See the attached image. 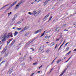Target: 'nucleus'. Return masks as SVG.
Listing matches in <instances>:
<instances>
[{
	"label": "nucleus",
	"instance_id": "f257e3e1",
	"mask_svg": "<svg viewBox=\"0 0 76 76\" xmlns=\"http://www.w3.org/2000/svg\"><path fill=\"white\" fill-rule=\"evenodd\" d=\"M10 37L12 38L13 37V34L12 33H9L7 34V33H5L4 36L1 35V38L2 39V41L3 42H4L6 40V38H9Z\"/></svg>",
	"mask_w": 76,
	"mask_h": 76
},
{
	"label": "nucleus",
	"instance_id": "f03ea898",
	"mask_svg": "<svg viewBox=\"0 0 76 76\" xmlns=\"http://www.w3.org/2000/svg\"><path fill=\"white\" fill-rule=\"evenodd\" d=\"M34 41V40H32L29 41L27 42L25 45V47H32L33 45H32V44L33 43V42Z\"/></svg>",
	"mask_w": 76,
	"mask_h": 76
},
{
	"label": "nucleus",
	"instance_id": "7ed1b4c3",
	"mask_svg": "<svg viewBox=\"0 0 76 76\" xmlns=\"http://www.w3.org/2000/svg\"><path fill=\"white\" fill-rule=\"evenodd\" d=\"M40 12H41L40 11H39L37 12H36V11H34L32 13V14L35 16H37L40 13Z\"/></svg>",
	"mask_w": 76,
	"mask_h": 76
},
{
	"label": "nucleus",
	"instance_id": "20e7f679",
	"mask_svg": "<svg viewBox=\"0 0 76 76\" xmlns=\"http://www.w3.org/2000/svg\"><path fill=\"white\" fill-rule=\"evenodd\" d=\"M42 31V29H40L37 30V31L34 32V34H38V33H39V32H41Z\"/></svg>",
	"mask_w": 76,
	"mask_h": 76
},
{
	"label": "nucleus",
	"instance_id": "39448f33",
	"mask_svg": "<svg viewBox=\"0 0 76 76\" xmlns=\"http://www.w3.org/2000/svg\"><path fill=\"white\" fill-rule=\"evenodd\" d=\"M22 3V1H21L20 2L18 3V4L16 6V7H15V9H17L19 8V5Z\"/></svg>",
	"mask_w": 76,
	"mask_h": 76
},
{
	"label": "nucleus",
	"instance_id": "423d86ee",
	"mask_svg": "<svg viewBox=\"0 0 76 76\" xmlns=\"http://www.w3.org/2000/svg\"><path fill=\"white\" fill-rule=\"evenodd\" d=\"M15 40H14L12 41L10 45V47H12V45H13L15 44Z\"/></svg>",
	"mask_w": 76,
	"mask_h": 76
},
{
	"label": "nucleus",
	"instance_id": "0eeeda50",
	"mask_svg": "<svg viewBox=\"0 0 76 76\" xmlns=\"http://www.w3.org/2000/svg\"><path fill=\"white\" fill-rule=\"evenodd\" d=\"M50 0H47L46 1L43 3V5L44 6H45L48 3V1H50Z\"/></svg>",
	"mask_w": 76,
	"mask_h": 76
},
{
	"label": "nucleus",
	"instance_id": "6e6552de",
	"mask_svg": "<svg viewBox=\"0 0 76 76\" xmlns=\"http://www.w3.org/2000/svg\"><path fill=\"white\" fill-rule=\"evenodd\" d=\"M23 20H24V19H22L21 20L17 22V24H20V23H21L22 22Z\"/></svg>",
	"mask_w": 76,
	"mask_h": 76
},
{
	"label": "nucleus",
	"instance_id": "1a4fd4ad",
	"mask_svg": "<svg viewBox=\"0 0 76 76\" xmlns=\"http://www.w3.org/2000/svg\"><path fill=\"white\" fill-rule=\"evenodd\" d=\"M16 3H17V1H15L10 6V8L11 7H12V6H14V5H15V4H16Z\"/></svg>",
	"mask_w": 76,
	"mask_h": 76
},
{
	"label": "nucleus",
	"instance_id": "9d476101",
	"mask_svg": "<svg viewBox=\"0 0 76 76\" xmlns=\"http://www.w3.org/2000/svg\"><path fill=\"white\" fill-rule=\"evenodd\" d=\"M9 5H10V4H9L7 5H6L2 7V8H1L0 9V10H2V9H4V8H5V7H7V6H9Z\"/></svg>",
	"mask_w": 76,
	"mask_h": 76
},
{
	"label": "nucleus",
	"instance_id": "9b49d317",
	"mask_svg": "<svg viewBox=\"0 0 76 76\" xmlns=\"http://www.w3.org/2000/svg\"><path fill=\"white\" fill-rule=\"evenodd\" d=\"M9 5H10V4H9L7 5H6L2 7V8H1L0 9V10H2V9H4V8H5V7H7V6H9Z\"/></svg>",
	"mask_w": 76,
	"mask_h": 76
},
{
	"label": "nucleus",
	"instance_id": "f8f14e48",
	"mask_svg": "<svg viewBox=\"0 0 76 76\" xmlns=\"http://www.w3.org/2000/svg\"><path fill=\"white\" fill-rule=\"evenodd\" d=\"M13 40V38H11L9 40H8L7 42V45H9V44L10 42L11 41H12Z\"/></svg>",
	"mask_w": 76,
	"mask_h": 76
},
{
	"label": "nucleus",
	"instance_id": "ddd939ff",
	"mask_svg": "<svg viewBox=\"0 0 76 76\" xmlns=\"http://www.w3.org/2000/svg\"><path fill=\"white\" fill-rule=\"evenodd\" d=\"M7 50V48H5L4 49V51H2L1 52V54H3V53H5V51H6Z\"/></svg>",
	"mask_w": 76,
	"mask_h": 76
},
{
	"label": "nucleus",
	"instance_id": "4468645a",
	"mask_svg": "<svg viewBox=\"0 0 76 76\" xmlns=\"http://www.w3.org/2000/svg\"><path fill=\"white\" fill-rule=\"evenodd\" d=\"M60 30V27H57L56 28V31L57 32H58Z\"/></svg>",
	"mask_w": 76,
	"mask_h": 76
},
{
	"label": "nucleus",
	"instance_id": "2eb2a0df",
	"mask_svg": "<svg viewBox=\"0 0 76 76\" xmlns=\"http://www.w3.org/2000/svg\"><path fill=\"white\" fill-rule=\"evenodd\" d=\"M50 15V14H48L45 17H44L43 18V19H45L46 18H47Z\"/></svg>",
	"mask_w": 76,
	"mask_h": 76
},
{
	"label": "nucleus",
	"instance_id": "dca6fc26",
	"mask_svg": "<svg viewBox=\"0 0 76 76\" xmlns=\"http://www.w3.org/2000/svg\"><path fill=\"white\" fill-rule=\"evenodd\" d=\"M13 70L12 69H10L9 70V71L8 72V73H9V74H10L12 72V70Z\"/></svg>",
	"mask_w": 76,
	"mask_h": 76
},
{
	"label": "nucleus",
	"instance_id": "f3484780",
	"mask_svg": "<svg viewBox=\"0 0 76 76\" xmlns=\"http://www.w3.org/2000/svg\"><path fill=\"white\" fill-rule=\"evenodd\" d=\"M62 61L60 59H58L56 61L57 64L59 63V62H60V61Z\"/></svg>",
	"mask_w": 76,
	"mask_h": 76
},
{
	"label": "nucleus",
	"instance_id": "a211bd4d",
	"mask_svg": "<svg viewBox=\"0 0 76 76\" xmlns=\"http://www.w3.org/2000/svg\"><path fill=\"white\" fill-rule=\"evenodd\" d=\"M54 45V42H52L51 43V44H50V47H52V46H53Z\"/></svg>",
	"mask_w": 76,
	"mask_h": 76
},
{
	"label": "nucleus",
	"instance_id": "6ab92c4d",
	"mask_svg": "<svg viewBox=\"0 0 76 76\" xmlns=\"http://www.w3.org/2000/svg\"><path fill=\"white\" fill-rule=\"evenodd\" d=\"M28 29V26H26L21 31H23L26 30V29Z\"/></svg>",
	"mask_w": 76,
	"mask_h": 76
},
{
	"label": "nucleus",
	"instance_id": "aec40b11",
	"mask_svg": "<svg viewBox=\"0 0 76 76\" xmlns=\"http://www.w3.org/2000/svg\"><path fill=\"white\" fill-rule=\"evenodd\" d=\"M29 58L30 60V61H32V57L30 56L29 57Z\"/></svg>",
	"mask_w": 76,
	"mask_h": 76
},
{
	"label": "nucleus",
	"instance_id": "412c9836",
	"mask_svg": "<svg viewBox=\"0 0 76 76\" xmlns=\"http://www.w3.org/2000/svg\"><path fill=\"white\" fill-rule=\"evenodd\" d=\"M43 50V48H40L39 50V51H42Z\"/></svg>",
	"mask_w": 76,
	"mask_h": 76
},
{
	"label": "nucleus",
	"instance_id": "4be33fe9",
	"mask_svg": "<svg viewBox=\"0 0 76 76\" xmlns=\"http://www.w3.org/2000/svg\"><path fill=\"white\" fill-rule=\"evenodd\" d=\"M45 31H44V33L43 34H42V35L40 36V37H43V36H44V34H45Z\"/></svg>",
	"mask_w": 76,
	"mask_h": 76
},
{
	"label": "nucleus",
	"instance_id": "5701e85b",
	"mask_svg": "<svg viewBox=\"0 0 76 76\" xmlns=\"http://www.w3.org/2000/svg\"><path fill=\"white\" fill-rule=\"evenodd\" d=\"M18 33V32L15 31L14 34V36H16V35H17Z\"/></svg>",
	"mask_w": 76,
	"mask_h": 76
},
{
	"label": "nucleus",
	"instance_id": "b1692460",
	"mask_svg": "<svg viewBox=\"0 0 76 76\" xmlns=\"http://www.w3.org/2000/svg\"><path fill=\"white\" fill-rule=\"evenodd\" d=\"M45 38H46V39H48L50 38V36H46L45 37Z\"/></svg>",
	"mask_w": 76,
	"mask_h": 76
},
{
	"label": "nucleus",
	"instance_id": "393cba45",
	"mask_svg": "<svg viewBox=\"0 0 76 76\" xmlns=\"http://www.w3.org/2000/svg\"><path fill=\"white\" fill-rule=\"evenodd\" d=\"M16 19V17L14 16V17L12 19V21H14V20H15Z\"/></svg>",
	"mask_w": 76,
	"mask_h": 76
},
{
	"label": "nucleus",
	"instance_id": "a878e982",
	"mask_svg": "<svg viewBox=\"0 0 76 76\" xmlns=\"http://www.w3.org/2000/svg\"><path fill=\"white\" fill-rule=\"evenodd\" d=\"M21 28H16V29L17 30H19V31H20L21 30Z\"/></svg>",
	"mask_w": 76,
	"mask_h": 76
},
{
	"label": "nucleus",
	"instance_id": "bb28decb",
	"mask_svg": "<svg viewBox=\"0 0 76 76\" xmlns=\"http://www.w3.org/2000/svg\"><path fill=\"white\" fill-rule=\"evenodd\" d=\"M30 50L31 51H34V49L33 48H30Z\"/></svg>",
	"mask_w": 76,
	"mask_h": 76
},
{
	"label": "nucleus",
	"instance_id": "cd10ccee",
	"mask_svg": "<svg viewBox=\"0 0 76 76\" xmlns=\"http://www.w3.org/2000/svg\"><path fill=\"white\" fill-rule=\"evenodd\" d=\"M66 26V24H64L62 26V28H64Z\"/></svg>",
	"mask_w": 76,
	"mask_h": 76
},
{
	"label": "nucleus",
	"instance_id": "c85d7f7f",
	"mask_svg": "<svg viewBox=\"0 0 76 76\" xmlns=\"http://www.w3.org/2000/svg\"><path fill=\"white\" fill-rule=\"evenodd\" d=\"M21 59H22V60H23L25 59V58L21 57L19 59V60H21Z\"/></svg>",
	"mask_w": 76,
	"mask_h": 76
},
{
	"label": "nucleus",
	"instance_id": "c756f323",
	"mask_svg": "<svg viewBox=\"0 0 76 76\" xmlns=\"http://www.w3.org/2000/svg\"><path fill=\"white\" fill-rule=\"evenodd\" d=\"M71 51H69L68 53H67L66 55H69V54H70V53H71Z\"/></svg>",
	"mask_w": 76,
	"mask_h": 76
},
{
	"label": "nucleus",
	"instance_id": "7c9ffc66",
	"mask_svg": "<svg viewBox=\"0 0 76 76\" xmlns=\"http://www.w3.org/2000/svg\"><path fill=\"white\" fill-rule=\"evenodd\" d=\"M12 15V12H10L8 13V16H9L10 15Z\"/></svg>",
	"mask_w": 76,
	"mask_h": 76
},
{
	"label": "nucleus",
	"instance_id": "2f4dec72",
	"mask_svg": "<svg viewBox=\"0 0 76 76\" xmlns=\"http://www.w3.org/2000/svg\"><path fill=\"white\" fill-rule=\"evenodd\" d=\"M69 42L66 43L65 45V47H66V46H67V44H69Z\"/></svg>",
	"mask_w": 76,
	"mask_h": 76
},
{
	"label": "nucleus",
	"instance_id": "473e14b6",
	"mask_svg": "<svg viewBox=\"0 0 76 76\" xmlns=\"http://www.w3.org/2000/svg\"><path fill=\"white\" fill-rule=\"evenodd\" d=\"M28 33H26V34H25L24 35V37H26V36H28Z\"/></svg>",
	"mask_w": 76,
	"mask_h": 76
},
{
	"label": "nucleus",
	"instance_id": "72a5a7b5",
	"mask_svg": "<svg viewBox=\"0 0 76 76\" xmlns=\"http://www.w3.org/2000/svg\"><path fill=\"white\" fill-rule=\"evenodd\" d=\"M53 68L52 69H50V72H49V73H51V72H52V71H53Z\"/></svg>",
	"mask_w": 76,
	"mask_h": 76
},
{
	"label": "nucleus",
	"instance_id": "f704fd0d",
	"mask_svg": "<svg viewBox=\"0 0 76 76\" xmlns=\"http://www.w3.org/2000/svg\"><path fill=\"white\" fill-rule=\"evenodd\" d=\"M60 38L57 39L56 40V41H59V40H60Z\"/></svg>",
	"mask_w": 76,
	"mask_h": 76
},
{
	"label": "nucleus",
	"instance_id": "c9c22d12",
	"mask_svg": "<svg viewBox=\"0 0 76 76\" xmlns=\"http://www.w3.org/2000/svg\"><path fill=\"white\" fill-rule=\"evenodd\" d=\"M52 18H53V17L51 16V17H50V18H49V21H50V20H51V19H52Z\"/></svg>",
	"mask_w": 76,
	"mask_h": 76
},
{
	"label": "nucleus",
	"instance_id": "e433bc0d",
	"mask_svg": "<svg viewBox=\"0 0 76 76\" xmlns=\"http://www.w3.org/2000/svg\"><path fill=\"white\" fill-rule=\"evenodd\" d=\"M28 13L30 15H32V13L31 12H29Z\"/></svg>",
	"mask_w": 76,
	"mask_h": 76
},
{
	"label": "nucleus",
	"instance_id": "4c0bfd02",
	"mask_svg": "<svg viewBox=\"0 0 76 76\" xmlns=\"http://www.w3.org/2000/svg\"><path fill=\"white\" fill-rule=\"evenodd\" d=\"M49 51H50V50H46V53H48V52H49Z\"/></svg>",
	"mask_w": 76,
	"mask_h": 76
},
{
	"label": "nucleus",
	"instance_id": "58836bf2",
	"mask_svg": "<svg viewBox=\"0 0 76 76\" xmlns=\"http://www.w3.org/2000/svg\"><path fill=\"white\" fill-rule=\"evenodd\" d=\"M69 50V48H67L65 50V51H68Z\"/></svg>",
	"mask_w": 76,
	"mask_h": 76
},
{
	"label": "nucleus",
	"instance_id": "ea45409f",
	"mask_svg": "<svg viewBox=\"0 0 76 76\" xmlns=\"http://www.w3.org/2000/svg\"><path fill=\"white\" fill-rule=\"evenodd\" d=\"M4 62H5V61H2V62L0 64V65H1L2 63H4Z\"/></svg>",
	"mask_w": 76,
	"mask_h": 76
},
{
	"label": "nucleus",
	"instance_id": "a19ab883",
	"mask_svg": "<svg viewBox=\"0 0 76 76\" xmlns=\"http://www.w3.org/2000/svg\"><path fill=\"white\" fill-rule=\"evenodd\" d=\"M33 64L34 66H35V65H36V64H37V63H34Z\"/></svg>",
	"mask_w": 76,
	"mask_h": 76
},
{
	"label": "nucleus",
	"instance_id": "79ce46f5",
	"mask_svg": "<svg viewBox=\"0 0 76 76\" xmlns=\"http://www.w3.org/2000/svg\"><path fill=\"white\" fill-rule=\"evenodd\" d=\"M13 24H14V23H11L10 24L11 25H13Z\"/></svg>",
	"mask_w": 76,
	"mask_h": 76
},
{
	"label": "nucleus",
	"instance_id": "37998d69",
	"mask_svg": "<svg viewBox=\"0 0 76 76\" xmlns=\"http://www.w3.org/2000/svg\"><path fill=\"white\" fill-rule=\"evenodd\" d=\"M63 44H62L60 46V48H61V47H62V46H63Z\"/></svg>",
	"mask_w": 76,
	"mask_h": 76
},
{
	"label": "nucleus",
	"instance_id": "c03bdc74",
	"mask_svg": "<svg viewBox=\"0 0 76 76\" xmlns=\"http://www.w3.org/2000/svg\"><path fill=\"white\" fill-rule=\"evenodd\" d=\"M16 27L15 26V27H13L12 28V29H15V28H16Z\"/></svg>",
	"mask_w": 76,
	"mask_h": 76
},
{
	"label": "nucleus",
	"instance_id": "a18cd8bd",
	"mask_svg": "<svg viewBox=\"0 0 76 76\" xmlns=\"http://www.w3.org/2000/svg\"><path fill=\"white\" fill-rule=\"evenodd\" d=\"M41 1V0H38L37 1V3H38V2H39V1Z\"/></svg>",
	"mask_w": 76,
	"mask_h": 76
},
{
	"label": "nucleus",
	"instance_id": "49530a36",
	"mask_svg": "<svg viewBox=\"0 0 76 76\" xmlns=\"http://www.w3.org/2000/svg\"><path fill=\"white\" fill-rule=\"evenodd\" d=\"M74 26L76 28V24H74Z\"/></svg>",
	"mask_w": 76,
	"mask_h": 76
},
{
	"label": "nucleus",
	"instance_id": "de8ad7c7",
	"mask_svg": "<svg viewBox=\"0 0 76 76\" xmlns=\"http://www.w3.org/2000/svg\"><path fill=\"white\" fill-rule=\"evenodd\" d=\"M54 60H53V62L51 63V64H53V63H54Z\"/></svg>",
	"mask_w": 76,
	"mask_h": 76
},
{
	"label": "nucleus",
	"instance_id": "09e8293b",
	"mask_svg": "<svg viewBox=\"0 0 76 76\" xmlns=\"http://www.w3.org/2000/svg\"><path fill=\"white\" fill-rule=\"evenodd\" d=\"M25 64H21V65L22 66H23V65Z\"/></svg>",
	"mask_w": 76,
	"mask_h": 76
},
{
	"label": "nucleus",
	"instance_id": "8fccbe9b",
	"mask_svg": "<svg viewBox=\"0 0 76 76\" xmlns=\"http://www.w3.org/2000/svg\"><path fill=\"white\" fill-rule=\"evenodd\" d=\"M1 44H2V42H1V41H0V45H1Z\"/></svg>",
	"mask_w": 76,
	"mask_h": 76
},
{
	"label": "nucleus",
	"instance_id": "3c124183",
	"mask_svg": "<svg viewBox=\"0 0 76 76\" xmlns=\"http://www.w3.org/2000/svg\"><path fill=\"white\" fill-rule=\"evenodd\" d=\"M71 57H70L68 59V61H69V60H70V58H71Z\"/></svg>",
	"mask_w": 76,
	"mask_h": 76
},
{
	"label": "nucleus",
	"instance_id": "603ef678",
	"mask_svg": "<svg viewBox=\"0 0 76 76\" xmlns=\"http://www.w3.org/2000/svg\"><path fill=\"white\" fill-rule=\"evenodd\" d=\"M71 57H70L68 59V61H69V60H70V58H71Z\"/></svg>",
	"mask_w": 76,
	"mask_h": 76
},
{
	"label": "nucleus",
	"instance_id": "864d4df0",
	"mask_svg": "<svg viewBox=\"0 0 76 76\" xmlns=\"http://www.w3.org/2000/svg\"><path fill=\"white\" fill-rule=\"evenodd\" d=\"M34 73H33L32 75H31L30 76H33L34 75Z\"/></svg>",
	"mask_w": 76,
	"mask_h": 76
},
{
	"label": "nucleus",
	"instance_id": "5fc2aeb1",
	"mask_svg": "<svg viewBox=\"0 0 76 76\" xmlns=\"http://www.w3.org/2000/svg\"><path fill=\"white\" fill-rule=\"evenodd\" d=\"M42 65H41V66H40V67H39V69L41 67H42Z\"/></svg>",
	"mask_w": 76,
	"mask_h": 76
},
{
	"label": "nucleus",
	"instance_id": "6e6d98bb",
	"mask_svg": "<svg viewBox=\"0 0 76 76\" xmlns=\"http://www.w3.org/2000/svg\"><path fill=\"white\" fill-rule=\"evenodd\" d=\"M64 31H68V30L66 29H65L64 30Z\"/></svg>",
	"mask_w": 76,
	"mask_h": 76
},
{
	"label": "nucleus",
	"instance_id": "4d7b16f0",
	"mask_svg": "<svg viewBox=\"0 0 76 76\" xmlns=\"http://www.w3.org/2000/svg\"><path fill=\"white\" fill-rule=\"evenodd\" d=\"M7 53H6L5 54V55H4V56H7Z\"/></svg>",
	"mask_w": 76,
	"mask_h": 76
},
{
	"label": "nucleus",
	"instance_id": "13d9d810",
	"mask_svg": "<svg viewBox=\"0 0 76 76\" xmlns=\"http://www.w3.org/2000/svg\"><path fill=\"white\" fill-rule=\"evenodd\" d=\"M41 72L40 71H38L37 72V73H40Z\"/></svg>",
	"mask_w": 76,
	"mask_h": 76
},
{
	"label": "nucleus",
	"instance_id": "bf43d9fd",
	"mask_svg": "<svg viewBox=\"0 0 76 76\" xmlns=\"http://www.w3.org/2000/svg\"><path fill=\"white\" fill-rule=\"evenodd\" d=\"M68 61H69V60H67L65 62V63H67Z\"/></svg>",
	"mask_w": 76,
	"mask_h": 76
},
{
	"label": "nucleus",
	"instance_id": "052dcab7",
	"mask_svg": "<svg viewBox=\"0 0 76 76\" xmlns=\"http://www.w3.org/2000/svg\"><path fill=\"white\" fill-rule=\"evenodd\" d=\"M31 4H34V2L31 3Z\"/></svg>",
	"mask_w": 76,
	"mask_h": 76
},
{
	"label": "nucleus",
	"instance_id": "680f3d73",
	"mask_svg": "<svg viewBox=\"0 0 76 76\" xmlns=\"http://www.w3.org/2000/svg\"><path fill=\"white\" fill-rule=\"evenodd\" d=\"M57 45H56V46L55 47V48H57Z\"/></svg>",
	"mask_w": 76,
	"mask_h": 76
},
{
	"label": "nucleus",
	"instance_id": "e2e57ef3",
	"mask_svg": "<svg viewBox=\"0 0 76 76\" xmlns=\"http://www.w3.org/2000/svg\"><path fill=\"white\" fill-rule=\"evenodd\" d=\"M1 58H0V61H1Z\"/></svg>",
	"mask_w": 76,
	"mask_h": 76
},
{
	"label": "nucleus",
	"instance_id": "0e129e2a",
	"mask_svg": "<svg viewBox=\"0 0 76 76\" xmlns=\"http://www.w3.org/2000/svg\"><path fill=\"white\" fill-rule=\"evenodd\" d=\"M65 42V41H64V42H63V44H64V43Z\"/></svg>",
	"mask_w": 76,
	"mask_h": 76
},
{
	"label": "nucleus",
	"instance_id": "69168bd1",
	"mask_svg": "<svg viewBox=\"0 0 76 76\" xmlns=\"http://www.w3.org/2000/svg\"><path fill=\"white\" fill-rule=\"evenodd\" d=\"M46 43L47 44H48L49 42H46Z\"/></svg>",
	"mask_w": 76,
	"mask_h": 76
},
{
	"label": "nucleus",
	"instance_id": "338daca9",
	"mask_svg": "<svg viewBox=\"0 0 76 76\" xmlns=\"http://www.w3.org/2000/svg\"><path fill=\"white\" fill-rule=\"evenodd\" d=\"M56 58H57V57H56V58H55V60H56Z\"/></svg>",
	"mask_w": 76,
	"mask_h": 76
},
{
	"label": "nucleus",
	"instance_id": "774afa93",
	"mask_svg": "<svg viewBox=\"0 0 76 76\" xmlns=\"http://www.w3.org/2000/svg\"><path fill=\"white\" fill-rule=\"evenodd\" d=\"M26 56H24V57H26Z\"/></svg>",
	"mask_w": 76,
	"mask_h": 76
}]
</instances>
